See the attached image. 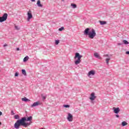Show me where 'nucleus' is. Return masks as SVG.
<instances>
[{
  "label": "nucleus",
  "instance_id": "obj_1",
  "mask_svg": "<svg viewBox=\"0 0 129 129\" xmlns=\"http://www.w3.org/2000/svg\"><path fill=\"white\" fill-rule=\"evenodd\" d=\"M33 117L30 116L27 118L26 117H22L21 119L18 120L14 124V127L16 129L20 128V126H27V125H31V123H26L25 121H32Z\"/></svg>",
  "mask_w": 129,
  "mask_h": 129
},
{
  "label": "nucleus",
  "instance_id": "obj_2",
  "mask_svg": "<svg viewBox=\"0 0 129 129\" xmlns=\"http://www.w3.org/2000/svg\"><path fill=\"white\" fill-rule=\"evenodd\" d=\"M84 35L88 36L90 39H94V37L96 36V32L95 30L93 29H91L90 28H87L84 31Z\"/></svg>",
  "mask_w": 129,
  "mask_h": 129
},
{
  "label": "nucleus",
  "instance_id": "obj_3",
  "mask_svg": "<svg viewBox=\"0 0 129 129\" xmlns=\"http://www.w3.org/2000/svg\"><path fill=\"white\" fill-rule=\"evenodd\" d=\"M82 57H83V56H82V55H80V53L78 52H76L74 57V59L75 60H76L75 61V65H78V64H80V63H81V58H82Z\"/></svg>",
  "mask_w": 129,
  "mask_h": 129
},
{
  "label": "nucleus",
  "instance_id": "obj_4",
  "mask_svg": "<svg viewBox=\"0 0 129 129\" xmlns=\"http://www.w3.org/2000/svg\"><path fill=\"white\" fill-rule=\"evenodd\" d=\"M89 99L91 100V103H94L93 101L96 99V96H95V93L92 92L90 94V97L89 98Z\"/></svg>",
  "mask_w": 129,
  "mask_h": 129
},
{
  "label": "nucleus",
  "instance_id": "obj_5",
  "mask_svg": "<svg viewBox=\"0 0 129 129\" xmlns=\"http://www.w3.org/2000/svg\"><path fill=\"white\" fill-rule=\"evenodd\" d=\"M7 19L8 14L5 13L2 17H0V23H3V22L7 21Z\"/></svg>",
  "mask_w": 129,
  "mask_h": 129
},
{
  "label": "nucleus",
  "instance_id": "obj_6",
  "mask_svg": "<svg viewBox=\"0 0 129 129\" xmlns=\"http://www.w3.org/2000/svg\"><path fill=\"white\" fill-rule=\"evenodd\" d=\"M27 22H29L31 19L33 18V15L32 14V12L30 10L27 12Z\"/></svg>",
  "mask_w": 129,
  "mask_h": 129
},
{
  "label": "nucleus",
  "instance_id": "obj_7",
  "mask_svg": "<svg viewBox=\"0 0 129 129\" xmlns=\"http://www.w3.org/2000/svg\"><path fill=\"white\" fill-rule=\"evenodd\" d=\"M103 57H107V58L105 59L106 63L107 65H108L109 63V61L110 60V55L109 54H104Z\"/></svg>",
  "mask_w": 129,
  "mask_h": 129
},
{
  "label": "nucleus",
  "instance_id": "obj_8",
  "mask_svg": "<svg viewBox=\"0 0 129 129\" xmlns=\"http://www.w3.org/2000/svg\"><path fill=\"white\" fill-rule=\"evenodd\" d=\"M68 117L67 119L69 121H73V115H72L71 113H68Z\"/></svg>",
  "mask_w": 129,
  "mask_h": 129
},
{
  "label": "nucleus",
  "instance_id": "obj_9",
  "mask_svg": "<svg viewBox=\"0 0 129 129\" xmlns=\"http://www.w3.org/2000/svg\"><path fill=\"white\" fill-rule=\"evenodd\" d=\"M94 75H95V71L94 70L90 71L88 74V76L90 77V78H91V76H94Z\"/></svg>",
  "mask_w": 129,
  "mask_h": 129
},
{
  "label": "nucleus",
  "instance_id": "obj_10",
  "mask_svg": "<svg viewBox=\"0 0 129 129\" xmlns=\"http://www.w3.org/2000/svg\"><path fill=\"white\" fill-rule=\"evenodd\" d=\"M113 112L114 113H115L116 114H117V113H118V112H119V111H120V109H119V107H113Z\"/></svg>",
  "mask_w": 129,
  "mask_h": 129
},
{
  "label": "nucleus",
  "instance_id": "obj_11",
  "mask_svg": "<svg viewBox=\"0 0 129 129\" xmlns=\"http://www.w3.org/2000/svg\"><path fill=\"white\" fill-rule=\"evenodd\" d=\"M38 105H40V102H35L34 103V104L31 105V107H35L36 106H38Z\"/></svg>",
  "mask_w": 129,
  "mask_h": 129
},
{
  "label": "nucleus",
  "instance_id": "obj_12",
  "mask_svg": "<svg viewBox=\"0 0 129 129\" xmlns=\"http://www.w3.org/2000/svg\"><path fill=\"white\" fill-rule=\"evenodd\" d=\"M94 57H95V58H97L98 59H101V57L100 56L99 54H98V53L97 52L94 53Z\"/></svg>",
  "mask_w": 129,
  "mask_h": 129
},
{
  "label": "nucleus",
  "instance_id": "obj_13",
  "mask_svg": "<svg viewBox=\"0 0 129 129\" xmlns=\"http://www.w3.org/2000/svg\"><path fill=\"white\" fill-rule=\"evenodd\" d=\"M36 5L39 8H43V5L41 4V1L40 0L37 1Z\"/></svg>",
  "mask_w": 129,
  "mask_h": 129
},
{
  "label": "nucleus",
  "instance_id": "obj_14",
  "mask_svg": "<svg viewBox=\"0 0 129 129\" xmlns=\"http://www.w3.org/2000/svg\"><path fill=\"white\" fill-rule=\"evenodd\" d=\"M22 101H25V102L31 101V100L27 98L26 97L24 98H22Z\"/></svg>",
  "mask_w": 129,
  "mask_h": 129
},
{
  "label": "nucleus",
  "instance_id": "obj_15",
  "mask_svg": "<svg viewBox=\"0 0 129 129\" xmlns=\"http://www.w3.org/2000/svg\"><path fill=\"white\" fill-rule=\"evenodd\" d=\"M122 126H125V125H127V122H126L125 121H123L121 123Z\"/></svg>",
  "mask_w": 129,
  "mask_h": 129
},
{
  "label": "nucleus",
  "instance_id": "obj_16",
  "mask_svg": "<svg viewBox=\"0 0 129 129\" xmlns=\"http://www.w3.org/2000/svg\"><path fill=\"white\" fill-rule=\"evenodd\" d=\"M29 59V57L28 56H25L23 59V62H27Z\"/></svg>",
  "mask_w": 129,
  "mask_h": 129
},
{
  "label": "nucleus",
  "instance_id": "obj_17",
  "mask_svg": "<svg viewBox=\"0 0 129 129\" xmlns=\"http://www.w3.org/2000/svg\"><path fill=\"white\" fill-rule=\"evenodd\" d=\"M22 73L23 75L27 76V72H26L25 70H22Z\"/></svg>",
  "mask_w": 129,
  "mask_h": 129
},
{
  "label": "nucleus",
  "instance_id": "obj_18",
  "mask_svg": "<svg viewBox=\"0 0 129 129\" xmlns=\"http://www.w3.org/2000/svg\"><path fill=\"white\" fill-rule=\"evenodd\" d=\"M71 6L72 7V8L73 9H76V8H77V5H76V4H71Z\"/></svg>",
  "mask_w": 129,
  "mask_h": 129
},
{
  "label": "nucleus",
  "instance_id": "obj_19",
  "mask_svg": "<svg viewBox=\"0 0 129 129\" xmlns=\"http://www.w3.org/2000/svg\"><path fill=\"white\" fill-rule=\"evenodd\" d=\"M122 42H123V44H124V45H128V44H129L128 41H127L126 40H123L122 41Z\"/></svg>",
  "mask_w": 129,
  "mask_h": 129
},
{
  "label": "nucleus",
  "instance_id": "obj_20",
  "mask_svg": "<svg viewBox=\"0 0 129 129\" xmlns=\"http://www.w3.org/2000/svg\"><path fill=\"white\" fill-rule=\"evenodd\" d=\"M99 23L100 25H105V24H106V21H99Z\"/></svg>",
  "mask_w": 129,
  "mask_h": 129
},
{
  "label": "nucleus",
  "instance_id": "obj_21",
  "mask_svg": "<svg viewBox=\"0 0 129 129\" xmlns=\"http://www.w3.org/2000/svg\"><path fill=\"white\" fill-rule=\"evenodd\" d=\"M60 43V41L59 40H56L55 41V45H58Z\"/></svg>",
  "mask_w": 129,
  "mask_h": 129
},
{
  "label": "nucleus",
  "instance_id": "obj_22",
  "mask_svg": "<svg viewBox=\"0 0 129 129\" xmlns=\"http://www.w3.org/2000/svg\"><path fill=\"white\" fill-rule=\"evenodd\" d=\"M14 118H15V119H19V118H20V117H19V116L18 115H15L14 116Z\"/></svg>",
  "mask_w": 129,
  "mask_h": 129
},
{
  "label": "nucleus",
  "instance_id": "obj_23",
  "mask_svg": "<svg viewBox=\"0 0 129 129\" xmlns=\"http://www.w3.org/2000/svg\"><path fill=\"white\" fill-rule=\"evenodd\" d=\"M63 107H66V108H68L69 107H70V105H63Z\"/></svg>",
  "mask_w": 129,
  "mask_h": 129
},
{
  "label": "nucleus",
  "instance_id": "obj_24",
  "mask_svg": "<svg viewBox=\"0 0 129 129\" xmlns=\"http://www.w3.org/2000/svg\"><path fill=\"white\" fill-rule=\"evenodd\" d=\"M63 30H64V27H61L60 28H59L58 31L62 32Z\"/></svg>",
  "mask_w": 129,
  "mask_h": 129
},
{
  "label": "nucleus",
  "instance_id": "obj_25",
  "mask_svg": "<svg viewBox=\"0 0 129 129\" xmlns=\"http://www.w3.org/2000/svg\"><path fill=\"white\" fill-rule=\"evenodd\" d=\"M15 29L17 30V31H19V30H20V27H19V26H15Z\"/></svg>",
  "mask_w": 129,
  "mask_h": 129
},
{
  "label": "nucleus",
  "instance_id": "obj_26",
  "mask_svg": "<svg viewBox=\"0 0 129 129\" xmlns=\"http://www.w3.org/2000/svg\"><path fill=\"white\" fill-rule=\"evenodd\" d=\"M41 97H42V99H43V100H45V99H46V96H45L43 94L41 95Z\"/></svg>",
  "mask_w": 129,
  "mask_h": 129
},
{
  "label": "nucleus",
  "instance_id": "obj_27",
  "mask_svg": "<svg viewBox=\"0 0 129 129\" xmlns=\"http://www.w3.org/2000/svg\"><path fill=\"white\" fill-rule=\"evenodd\" d=\"M18 76H19V72H17L15 74V77H18Z\"/></svg>",
  "mask_w": 129,
  "mask_h": 129
},
{
  "label": "nucleus",
  "instance_id": "obj_28",
  "mask_svg": "<svg viewBox=\"0 0 129 129\" xmlns=\"http://www.w3.org/2000/svg\"><path fill=\"white\" fill-rule=\"evenodd\" d=\"M117 45H118V46H120V45H122V43H117Z\"/></svg>",
  "mask_w": 129,
  "mask_h": 129
},
{
  "label": "nucleus",
  "instance_id": "obj_29",
  "mask_svg": "<svg viewBox=\"0 0 129 129\" xmlns=\"http://www.w3.org/2000/svg\"><path fill=\"white\" fill-rule=\"evenodd\" d=\"M4 47H8V44H5L4 45Z\"/></svg>",
  "mask_w": 129,
  "mask_h": 129
},
{
  "label": "nucleus",
  "instance_id": "obj_30",
  "mask_svg": "<svg viewBox=\"0 0 129 129\" xmlns=\"http://www.w3.org/2000/svg\"><path fill=\"white\" fill-rule=\"evenodd\" d=\"M125 54H126L127 55H129V51H126L125 52Z\"/></svg>",
  "mask_w": 129,
  "mask_h": 129
},
{
  "label": "nucleus",
  "instance_id": "obj_31",
  "mask_svg": "<svg viewBox=\"0 0 129 129\" xmlns=\"http://www.w3.org/2000/svg\"><path fill=\"white\" fill-rule=\"evenodd\" d=\"M115 116H116V117H117V118L119 117V115H118L117 114H116Z\"/></svg>",
  "mask_w": 129,
  "mask_h": 129
},
{
  "label": "nucleus",
  "instance_id": "obj_32",
  "mask_svg": "<svg viewBox=\"0 0 129 129\" xmlns=\"http://www.w3.org/2000/svg\"><path fill=\"white\" fill-rule=\"evenodd\" d=\"M16 50L17 51H20V48H17Z\"/></svg>",
  "mask_w": 129,
  "mask_h": 129
},
{
  "label": "nucleus",
  "instance_id": "obj_33",
  "mask_svg": "<svg viewBox=\"0 0 129 129\" xmlns=\"http://www.w3.org/2000/svg\"><path fill=\"white\" fill-rule=\"evenodd\" d=\"M11 113H12V114H15V113H14V111H12Z\"/></svg>",
  "mask_w": 129,
  "mask_h": 129
},
{
  "label": "nucleus",
  "instance_id": "obj_34",
  "mask_svg": "<svg viewBox=\"0 0 129 129\" xmlns=\"http://www.w3.org/2000/svg\"><path fill=\"white\" fill-rule=\"evenodd\" d=\"M0 115H3V112H2L1 111H0Z\"/></svg>",
  "mask_w": 129,
  "mask_h": 129
},
{
  "label": "nucleus",
  "instance_id": "obj_35",
  "mask_svg": "<svg viewBox=\"0 0 129 129\" xmlns=\"http://www.w3.org/2000/svg\"><path fill=\"white\" fill-rule=\"evenodd\" d=\"M32 1V2H36V0H31Z\"/></svg>",
  "mask_w": 129,
  "mask_h": 129
},
{
  "label": "nucleus",
  "instance_id": "obj_36",
  "mask_svg": "<svg viewBox=\"0 0 129 129\" xmlns=\"http://www.w3.org/2000/svg\"><path fill=\"white\" fill-rule=\"evenodd\" d=\"M0 125H2V122H0Z\"/></svg>",
  "mask_w": 129,
  "mask_h": 129
},
{
  "label": "nucleus",
  "instance_id": "obj_37",
  "mask_svg": "<svg viewBox=\"0 0 129 129\" xmlns=\"http://www.w3.org/2000/svg\"><path fill=\"white\" fill-rule=\"evenodd\" d=\"M62 1V2H64V0H61Z\"/></svg>",
  "mask_w": 129,
  "mask_h": 129
}]
</instances>
